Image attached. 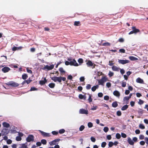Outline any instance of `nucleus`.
<instances>
[{
    "label": "nucleus",
    "mask_w": 148,
    "mask_h": 148,
    "mask_svg": "<svg viewBox=\"0 0 148 148\" xmlns=\"http://www.w3.org/2000/svg\"><path fill=\"white\" fill-rule=\"evenodd\" d=\"M10 70V69L8 67H5L2 69V71L4 73L8 72Z\"/></svg>",
    "instance_id": "11"
},
{
    "label": "nucleus",
    "mask_w": 148,
    "mask_h": 148,
    "mask_svg": "<svg viewBox=\"0 0 148 148\" xmlns=\"http://www.w3.org/2000/svg\"><path fill=\"white\" fill-rule=\"evenodd\" d=\"M113 145V143L112 142H110L108 143V146L109 147H111Z\"/></svg>",
    "instance_id": "45"
},
{
    "label": "nucleus",
    "mask_w": 148,
    "mask_h": 148,
    "mask_svg": "<svg viewBox=\"0 0 148 148\" xmlns=\"http://www.w3.org/2000/svg\"><path fill=\"white\" fill-rule=\"evenodd\" d=\"M78 61L79 63L82 64L83 62V60L82 59L79 58L78 59Z\"/></svg>",
    "instance_id": "53"
},
{
    "label": "nucleus",
    "mask_w": 148,
    "mask_h": 148,
    "mask_svg": "<svg viewBox=\"0 0 148 148\" xmlns=\"http://www.w3.org/2000/svg\"><path fill=\"white\" fill-rule=\"evenodd\" d=\"M118 62L119 63L122 64H124L129 63L130 62V61L129 60H118Z\"/></svg>",
    "instance_id": "8"
},
{
    "label": "nucleus",
    "mask_w": 148,
    "mask_h": 148,
    "mask_svg": "<svg viewBox=\"0 0 148 148\" xmlns=\"http://www.w3.org/2000/svg\"><path fill=\"white\" fill-rule=\"evenodd\" d=\"M127 142L128 143L131 145H133L134 143L133 140H132L131 138L130 137L127 138Z\"/></svg>",
    "instance_id": "13"
},
{
    "label": "nucleus",
    "mask_w": 148,
    "mask_h": 148,
    "mask_svg": "<svg viewBox=\"0 0 148 148\" xmlns=\"http://www.w3.org/2000/svg\"><path fill=\"white\" fill-rule=\"evenodd\" d=\"M109 129L107 127H105L103 128V131L105 132H107L108 131Z\"/></svg>",
    "instance_id": "42"
},
{
    "label": "nucleus",
    "mask_w": 148,
    "mask_h": 148,
    "mask_svg": "<svg viewBox=\"0 0 148 148\" xmlns=\"http://www.w3.org/2000/svg\"><path fill=\"white\" fill-rule=\"evenodd\" d=\"M99 86L98 85H96V86H93L91 88L92 90L94 92L97 89L99 88Z\"/></svg>",
    "instance_id": "20"
},
{
    "label": "nucleus",
    "mask_w": 148,
    "mask_h": 148,
    "mask_svg": "<svg viewBox=\"0 0 148 148\" xmlns=\"http://www.w3.org/2000/svg\"><path fill=\"white\" fill-rule=\"evenodd\" d=\"M27 143L20 145L21 146L19 148H28L27 146Z\"/></svg>",
    "instance_id": "18"
},
{
    "label": "nucleus",
    "mask_w": 148,
    "mask_h": 148,
    "mask_svg": "<svg viewBox=\"0 0 148 148\" xmlns=\"http://www.w3.org/2000/svg\"><path fill=\"white\" fill-rule=\"evenodd\" d=\"M12 143V141L10 139H8L7 141V143L8 144H10Z\"/></svg>",
    "instance_id": "52"
},
{
    "label": "nucleus",
    "mask_w": 148,
    "mask_h": 148,
    "mask_svg": "<svg viewBox=\"0 0 148 148\" xmlns=\"http://www.w3.org/2000/svg\"><path fill=\"white\" fill-rule=\"evenodd\" d=\"M28 77L27 75L26 74H23L22 75V78L23 79H26Z\"/></svg>",
    "instance_id": "25"
},
{
    "label": "nucleus",
    "mask_w": 148,
    "mask_h": 148,
    "mask_svg": "<svg viewBox=\"0 0 148 148\" xmlns=\"http://www.w3.org/2000/svg\"><path fill=\"white\" fill-rule=\"evenodd\" d=\"M49 143L51 145H55L56 144V142L54 141V140L50 142Z\"/></svg>",
    "instance_id": "37"
},
{
    "label": "nucleus",
    "mask_w": 148,
    "mask_h": 148,
    "mask_svg": "<svg viewBox=\"0 0 148 148\" xmlns=\"http://www.w3.org/2000/svg\"><path fill=\"white\" fill-rule=\"evenodd\" d=\"M84 77H81L79 78L80 82H83L84 80Z\"/></svg>",
    "instance_id": "54"
},
{
    "label": "nucleus",
    "mask_w": 148,
    "mask_h": 148,
    "mask_svg": "<svg viewBox=\"0 0 148 148\" xmlns=\"http://www.w3.org/2000/svg\"><path fill=\"white\" fill-rule=\"evenodd\" d=\"M110 45V44L108 42H107L104 43L103 44V46H109Z\"/></svg>",
    "instance_id": "39"
},
{
    "label": "nucleus",
    "mask_w": 148,
    "mask_h": 148,
    "mask_svg": "<svg viewBox=\"0 0 148 148\" xmlns=\"http://www.w3.org/2000/svg\"><path fill=\"white\" fill-rule=\"evenodd\" d=\"M118 105L116 101L113 102L112 104V106L114 108L116 107Z\"/></svg>",
    "instance_id": "23"
},
{
    "label": "nucleus",
    "mask_w": 148,
    "mask_h": 148,
    "mask_svg": "<svg viewBox=\"0 0 148 148\" xmlns=\"http://www.w3.org/2000/svg\"><path fill=\"white\" fill-rule=\"evenodd\" d=\"M70 65H73L75 66H78V64L76 62L75 59H73L71 60V61H70Z\"/></svg>",
    "instance_id": "10"
},
{
    "label": "nucleus",
    "mask_w": 148,
    "mask_h": 148,
    "mask_svg": "<svg viewBox=\"0 0 148 148\" xmlns=\"http://www.w3.org/2000/svg\"><path fill=\"white\" fill-rule=\"evenodd\" d=\"M109 97L108 96L106 95L104 97V99L106 100H108L109 99Z\"/></svg>",
    "instance_id": "46"
},
{
    "label": "nucleus",
    "mask_w": 148,
    "mask_h": 148,
    "mask_svg": "<svg viewBox=\"0 0 148 148\" xmlns=\"http://www.w3.org/2000/svg\"><path fill=\"white\" fill-rule=\"evenodd\" d=\"M89 98L88 99V100L89 101V102L90 103L92 101V99L91 98L92 95L90 94H89Z\"/></svg>",
    "instance_id": "30"
},
{
    "label": "nucleus",
    "mask_w": 148,
    "mask_h": 148,
    "mask_svg": "<svg viewBox=\"0 0 148 148\" xmlns=\"http://www.w3.org/2000/svg\"><path fill=\"white\" fill-rule=\"evenodd\" d=\"M139 138L140 140H143L144 138V136L143 135H140L139 136Z\"/></svg>",
    "instance_id": "55"
},
{
    "label": "nucleus",
    "mask_w": 148,
    "mask_h": 148,
    "mask_svg": "<svg viewBox=\"0 0 148 148\" xmlns=\"http://www.w3.org/2000/svg\"><path fill=\"white\" fill-rule=\"evenodd\" d=\"M129 59L132 61L137 60H138V59L137 58L133 56H130L129 57Z\"/></svg>",
    "instance_id": "19"
},
{
    "label": "nucleus",
    "mask_w": 148,
    "mask_h": 148,
    "mask_svg": "<svg viewBox=\"0 0 148 148\" xmlns=\"http://www.w3.org/2000/svg\"><path fill=\"white\" fill-rule=\"evenodd\" d=\"M88 127L89 128L93 126L92 123L91 122H89L88 123Z\"/></svg>",
    "instance_id": "38"
},
{
    "label": "nucleus",
    "mask_w": 148,
    "mask_h": 148,
    "mask_svg": "<svg viewBox=\"0 0 148 148\" xmlns=\"http://www.w3.org/2000/svg\"><path fill=\"white\" fill-rule=\"evenodd\" d=\"M65 132V130L64 129H62L59 130V132L60 134L64 133Z\"/></svg>",
    "instance_id": "34"
},
{
    "label": "nucleus",
    "mask_w": 148,
    "mask_h": 148,
    "mask_svg": "<svg viewBox=\"0 0 148 148\" xmlns=\"http://www.w3.org/2000/svg\"><path fill=\"white\" fill-rule=\"evenodd\" d=\"M107 80L108 78L104 76L98 81V83L99 84L103 85L104 83Z\"/></svg>",
    "instance_id": "1"
},
{
    "label": "nucleus",
    "mask_w": 148,
    "mask_h": 148,
    "mask_svg": "<svg viewBox=\"0 0 148 148\" xmlns=\"http://www.w3.org/2000/svg\"><path fill=\"white\" fill-rule=\"evenodd\" d=\"M112 69L113 71H119L120 69V68L119 67H118L116 66H113L112 67Z\"/></svg>",
    "instance_id": "16"
},
{
    "label": "nucleus",
    "mask_w": 148,
    "mask_h": 148,
    "mask_svg": "<svg viewBox=\"0 0 148 148\" xmlns=\"http://www.w3.org/2000/svg\"><path fill=\"white\" fill-rule=\"evenodd\" d=\"M3 125L4 127L6 128H8L10 126L9 124L6 122H3Z\"/></svg>",
    "instance_id": "17"
},
{
    "label": "nucleus",
    "mask_w": 148,
    "mask_h": 148,
    "mask_svg": "<svg viewBox=\"0 0 148 148\" xmlns=\"http://www.w3.org/2000/svg\"><path fill=\"white\" fill-rule=\"evenodd\" d=\"M59 70L61 73V74L65 73V71L63 69L62 67L60 68L59 69Z\"/></svg>",
    "instance_id": "27"
},
{
    "label": "nucleus",
    "mask_w": 148,
    "mask_h": 148,
    "mask_svg": "<svg viewBox=\"0 0 148 148\" xmlns=\"http://www.w3.org/2000/svg\"><path fill=\"white\" fill-rule=\"evenodd\" d=\"M116 114L118 116H121V112L119 111H117L116 112Z\"/></svg>",
    "instance_id": "49"
},
{
    "label": "nucleus",
    "mask_w": 148,
    "mask_h": 148,
    "mask_svg": "<svg viewBox=\"0 0 148 148\" xmlns=\"http://www.w3.org/2000/svg\"><path fill=\"white\" fill-rule=\"evenodd\" d=\"M7 84L9 86H11L12 87H17L19 85L18 84L13 81L9 82H8Z\"/></svg>",
    "instance_id": "3"
},
{
    "label": "nucleus",
    "mask_w": 148,
    "mask_h": 148,
    "mask_svg": "<svg viewBox=\"0 0 148 148\" xmlns=\"http://www.w3.org/2000/svg\"><path fill=\"white\" fill-rule=\"evenodd\" d=\"M91 86L89 84H88L86 86V88L87 90L90 89L91 88Z\"/></svg>",
    "instance_id": "50"
},
{
    "label": "nucleus",
    "mask_w": 148,
    "mask_h": 148,
    "mask_svg": "<svg viewBox=\"0 0 148 148\" xmlns=\"http://www.w3.org/2000/svg\"><path fill=\"white\" fill-rule=\"evenodd\" d=\"M79 114H87L88 113V111L87 110L82 108L79 110Z\"/></svg>",
    "instance_id": "6"
},
{
    "label": "nucleus",
    "mask_w": 148,
    "mask_h": 148,
    "mask_svg": "<svg viewBox=\"0 0 148 148\" xmlns=\"http://www.w3.org/2000/svg\"><path fill=\"white\" fill-rule=\"evenodd\" d=\"M98 95L99 97H101L103 96V94L101 92H99L98 93Z\"/></svg>",
    "instance_id": "62"
},
{
    "label": "nucleus",
    "mask_w": 148,
    "mask_h": 148,
    "mask_svg": "<svg viewBox=\"0 0 148 148\" xmlns=\"http://www.w3.org/2000/svg\"><path fill=\"white\" fill-rule=\"evenodd\" d=\"M47 82L46 78H45L44 80H41L39 82L40 84L41 85H43Z\"/></svg>",
    "instance_id": "21"
},
{
    "label": "nucleus",
    "mask_w": 148,
    "mask_h": 148,
    "mask_svg": "<svg viewBox=\"0 0 148 148\" xmlns=\"http://www.w3.org/2000/svg\"><path fill=\"white\" fill-rule=\"evenodd\" d=\"M116 137L117 139H119L121 138V136L119 134L117 133L116 134Z\"/></svg>",
    "instance_id": "36"
},
{
    "label": "nucleus",
    "mask_w": 148,
    "mask_h": 148,
    "mask_svg": "<svg viewBox=\"0 0 148 148\" xmlns=\"http://www.w3.org/2000/svg\"><path fill=\"white\" fill-rule=\"evenodd\" d=\"M121 136L123 138H125L127 137V135L123 133H121Z\"/></svg>",
    "instance_id": "44"
},
{
    "label": "nucleus",
    "mask_w": 148,
    "mask_h": 148,
    "mask_svg": "<svg viewBox=\"0 0 148 148\" xmlns=\"http://www.w3.org/2000/svg\"><path fill=\"white\" fill-rule=\"evenodd\" d=\"M41 142V143L44 145H46L47 143V141L45 139H42Z\"/></svg>",
    "instance_id": "31"
},
{
    "label": "nucleus",
    "mask_w": 148,
    "mask_h": 148,
    "mask_svg": "<svg viewBox=\"0 0 148 148\" xmlns=\"http://www.w3.org/2000/svg\"><path fill=\"white\" fill-rule=\"evenodd\" d=\"M86 64L88 66H92L93 64L91 61L89 60L87 62Z\"/></svg>",
    "instance_id": "22"
},
{
    "label": "nucleus",
    "mask_w": 148,
    "mask_h": 148,
    "mask_svg": "<svg viewBox=\"0 0 148 148\" xmlns=\"http://www.w3.org/2000/svg\"><path fill=\"white\" fill-rule=\"evenodd\" d=\"M113 94L114 96L118 97H119L120 95V92L117 90H115L113 92Z\"/></svg>",
    "instance_id": "12"
},
{
    "label": "nucleus",
    "mask_w": 148,
    "mask_h": 148,
    "mask_svg": "<svg viewBox=\"0 0 148 148\" xmlns=\"http://www.w3.org/2000/svg\"><path fill=\"white\" fill-rule=\"evenodd\" d=\"M21 138L19 136H17L16 137V140L17 141H20L21 140Z\"/></svg>",
    "instance_id": "35"
},
{
    "label": "nucleus",
    "mask_w": 148,
    "mask_h": 148,
    "mask_svg": "<svg viewBox=\"0 0 148 148\" xmlns=\"http://www.w3.org/2000/svg\"><path fill=\"white\" fill-rule=\"evenodd\" d=\"M37 90L38 89L37 88L34 87H32L31 88L30 91Z\"/></svg>",
    "instance_id": "41"
},
{
    "label": "nucleus",
    "mask_w": 148,
    "mask_h": 148,
    "mask_svg": "<svg viewBox=\"0 0 148 148\" xmlns=\"http://www.w3.org/2000/svg\"><path fill=\"white\" fill-rule=\"evenodd\" d=\"M1 133L2 136L5 135L8 133V132L7 131L6 129H3L1 132Z\"/></svg>",
    "instance_id": "15"
},
{
    "label": "nucleus",
    "mask_w": 148,
    "mask_h": 148,
    "mask_svg": "<svg viewBox=\"0 0 148 148\" xmlns=\"http://www.w3.org/2000/svg\"><path fill=\"white\" fill-rule=\"evenodd\" d=\"M54 66V65L53 64H51L50 66L46 65L44 67L42 68V69L44 70H47L48 71L50 70L53 69Z\"/></svg>",
    "instance_id": "2"
},
{
    "label": "nucleus",
    "mask_w": 148,
    "mask_h": 148,
    "mask_svg": "<svg viewBox=\"0 0 148 148\" xmlns=\"http://www.w3.org/2000/svg\"><path fill=\"white\" fill-rule=\"evenodd\" d=\"M58 132L56 131H53L52 132V134L53 135H56L58 134Z\"/></svg>",
    "instance_id": "51"
},
{
    "label": "nucleus",
    "mask_w": 148,
    "mask_h": 148,
    "mask_svg": "<svg viewBox=\"0 0 148 148\" xmlns=\"http://www.w3.org/2000/svg\"><path fill=\"white\" fill-rule=\"evenodd\" d=\"M79 98L80 99H83L84 98V95L82 94H80L79 96Z\"/></svg>",
    "instance_id": "59"
},
{
    "label": "nucleus",
    "mask_w": 148,
    "mask_h": 148,
    "mask_svg": "<svg viewBox=\"0 0 148 148\" xmlns=\"http://www.w3.org/2000/svg\"><path fill=\"white\" fill-rule=\"evenodd\" d=\"M119 52L122 53H125V50L124 49H120L119 50Z\"/></svg>",
    "instance_id": "47"
},
{
    "label": "nucleus",
    "mask_w": 148,
    "mask_h": 148,
    "mask_svg": "<svg viewBox=\"0 0 148 148\" xmlns=\"http://www.w3.org/2000/svg\"><path fill=\"white\" fill-rule=\"evenodd\" d=\"M136 82L140 84H144V81L140 77L138 78L136 80Z\"/></svg>",
    "instance_id": "14"
},
{
    "label": "nucleus",
    "mask_w": 148,
    "mask_h": 148,
    "mask_svg": "<svg viewBox=\"0 0 148 148\" xmlns=\"http://www.w3.org/2000/svg\"><path fill=\"white\" fill-rule=\"evenodd\" d=\"M144 103V101H143L141 100V99H140L139 100V101L138 102V103L140 105H141L143 104Z\"/></svg>",
    "instance_id": "60"
},
{
    "label": "nucleus",
    "mask_w": 148,
    "mask_h": 148,
    "mask_svg": "<svg viewBox=\"0 0 148 148\" xmlns=\"http://www.w3.org/2000/svg\"><path fill=\"white\" fill-rule=\"evenodd\" d=\"M90 140L93 142H95L96 141L95 138L93 137H91L90 138Z\"/></svg>",
    "instance_id": "48"
},
{
    "label": "nucleus",
    "mask_w": 148,
    "mask_h": 148,
    "mask_svg": "<svg viewBox=\"0 0 148 148\" xmlns=\"http://www.w3.org/2000/svg\"><path fill=\"white\" fill-rule=\"evenodd\" d=\"M120 72L122 75H123L125 73V71L123 69H121Z\"/></svg>",
    "instance_id": "58"
},
{
    "label": "nucleus",
    "mask_w": 148,
    "mask_h": 148,
    "mask_svg": "<svg viewBox=\"0 0 148 148\" xmlns=\"http://www.w3.org/2000/svg\"><path fill=\"white\" fill-rule=\"evenodd\" d=\"M130 99L128 98V97H125L123 98V101H128Z\"/></svg>",
    "instance_id": "57"
},
{
    "label": "nucleus",
    "mask_w": 148,
    "mask_h": 148,
    "mask_svg": "<svg viewBox=\"0 0 148 148\" xmlns=\"http://www.w3.org/2000/svg\"><path fill=\"white\" fill-rule=\"evenodd\" d=\"M51 79L53 80L54 82H58L60 83L61 82V78L59 77H53L51 78Z\"/></svg>",
    "instance_id": "7"
},
{
    "label": "nucleus",
    "mask_w": 148,
    "mask_h": 148,
    "mask_svg": "<svg viewBox=\"0 0 148 148\" xmlns=\"http://www.w3.org/2000/svg\"><path fill=\"white\" fill-rule=\"evenodd\" d=\"M106 145V143L105 142H103L101 144V147H104Z\"/></svg>",
    "instance_id": "33"
},
{
    "label": "nucleus",
    "mask_w": 148,
    "mask_h": 148,
    "mask_svg": "<svg viewBox=\"0 0 148 148\" xmlns=\"http://www.w3.org/2000/svg\"><path fill=\"white\" fill-rule=\"evenodd\" d=\"M114 74V73L113 72H112L111 71H110L108 75L110 77H111Z\"/></svg>",
    "instance_id": "32"
},
{
    "label": "nucleus",
    "mask_w": 148,
    "mask_h": 148,
    "mask_svg": "<svg viewBox=\"0 0 148 148\" xmlns=\"http://www.w3.org/2000/svg\"><path fill=\"white\" fill-rule=\"evenodd\" d=\"M132 28L133 30L129 33L128 34L129 35H130L133 34H136V33L140 31L138 29H136L135 27H132Z\"/></svg>",
    "instance_id": "4"
},
{
    "label": "nucleus",
    "mask_w": 148,
    "mask_h": 148,
    "mask_svg": "<svg viewBox=\"0 0 148 148\" xmlns=\"http://www.w3.org/2000/svg\"><path fill=\"white\" fill-rule=\"evenodd\" d=\"M126 83L125 82H123L121 83V85L122 87H125L126 85Z\"/></svg>",
    "instance_id": "43"
},
{
    "label": "nucleus",
    "mask_w": 148,
    "mask_h": 148,
    "mask_svg": "<svg viewBox=\"0 0 148 148\" xmlns=\"http://www.w3.org/2000/svg\"><path fill=\"white\" fill-rule=\"evenodd\" d=\"M111 84L110 83L108 82H107L106 84V86L108 88H109L111 86Z\"/></svg>",
    "instance_id": "40"
},
{
    "label": "nucleus",
    "mask_w": 148,
    "mask_h": 148,
    "mask_svg": "<svg viewBox=\"0 0 148 148\" xmlns=\"http://www.w3.org/2000/svg\"><path fill=\"white\" fill-rule=\"evenodd\" d=\"M39 131L41 133L42 135L44 137H49L51 136L50 134L49 133H46L40 130H39Z\"/></svg>",
    "instance_id": "9"
},
{
    "label": "nucleus",
    "mask_w": 148,
    "mask_h": 148,
    "mask_svg": "<svg viewBox=\"0 0 148 148\" xmlns=\"http://www.w3.org/2000/svg\"><path fill=\"white\" fill-rule=\"evenodd\" d=\"M139 127L142 129H144L145 128V126L142 124H140L139 125Z\"/></svg>",
    "instance_id": "28"
},
{
    "label": "nucleus",
    "mask_w": 148,
    "mask_h": 148,
    "mask_svg": "<svg viewBox=\"0 0 148 148\" xmlns=\"http://www.w3.org/2000/svg\"><path fill=\"white\" fill-rule=\"evenodd\" d=\"M132 140L134 142H136L137 141V138L136 137H134L133 138Z\"/></svg>",
    "instance_id": "64"
},
{
    "label": "nucleus",
    "mask_w": 148,
    "mask_h": 148,
    "mask_svg": "<svg viewBox=\"0 0 148 148\" xmlns=\"http://www.w3.org/2000/svg\"><path fill=\"white\" fill-rule=\"evenodd\" d=\"M107 139L108 140H110L111 139L112 137L110 135H108L106 137Z\"/></svg>",
    "instance_id": "56"
},
{
    "label": "nucleus",
    "mask_w": 148,
    "mask_h": 148,
    "mask_svg": "<svg viewBox=\"0 0 148 148\" xmlns=\"http://www.w3.org/2000/svg\"><path fill=\"white\" fill-rule=\"evenodd\" d=\"M27 141L29 142L34 140V136L30 134L26 139Z\"/></svg>",
    "instance_id": "5"
},
{
    "label": "nucleus",
    "mask_w": 148,
    "mask_h": 148,
    "mask_svg": "<svg viewBox=\"0 0 148 148\" xmlns=\"http://www.w3.org/2000/svg\"><path fill=\"white\" fill-rule=\"evenodd\" d=\"M55 86V84L53 83H50L49 85V87L51 88H53Z\"/></svg>",
    "instance_id": "26"
},
{
    "label": "nucleus",
    "mask_w": 148,
    "mask_h": 148,
    "mask_svg": "<svg viewBox=\"0 0 148 148\" xmlns=\"http://www.w3.org/2000/svg\"><path fill=\"white\" fill-rule=\"evenodd\" d=\"M36 145L38 146H40L41 145V143L40 142H38L36 143Z\"/></svg>",
    "instance_id": "63"
},
{
    "label": "nucleus",
    "mask_w": 148,
    "mask_h": 148,
    "mask_svg": "<svg viewBox=\"0 0 148 148\" xmlns=\"http://www.w3.org/2000/svg\"><path fill=\"white\" fill-rule=\"evenodd\" d=\"M85 128V127L83 125H81L79 128V130L80 131H82Z\"/></svg>",
    "instance_id": "29"
},
{
    "label": "nucleus",
    "mask_w": 148,
    "mask_h": 148,
    "mask_svg": "<svg viewBox=\"0 0 148 148\" xmlns=\"http://www.w3.org/2000/svg\"><path fill=\"white\" fill-rule=\"evenodd\" d=\"M135 132L136 134H138L140 133V130L138 129L136 130L135 131Z\"/></svg>",
    "instance_id": "61"
},
{
    "label": "nucleus",
    "mask_w": 148,
    "mask_h": 148,
    "mask_svg": "<svg viewBox=\"0 0 148 148\" xmlns=\"http://www.w3.org/2000/svg\"><path fill=\"white\" fill-rule=\"evenodd\" d=\"M128 108V106L127 105H125L122 107L121 108V110L123 111L126 110Z\"/></svg>",
    "instance_id": "24"
}]
</instances>
